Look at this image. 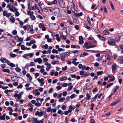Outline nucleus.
Instances as JSON below:
<instances>
[{
  "label": "nucleus",
  "mask_w": 123,
  "mask_h": 123,
  "mask_svg": "<svg viewBox=\"0 0 123 123\" xmlns=\"http://www.w3.org/2000/svg\"><path fill=\"white\" fill-rule=\"evenodd\" d=\"M68 52H65L62 54L60 55L61 59L62 61H64L65 60L66 56L68 54Z\"/></svg>",
  "instance_id": "nucleus-1"
},
{
  "label": "nucleus",
  "mask_w": 123,
  "mask_h": 123,
  "mask_svg": "<svg viewBox=\"0 0 123 123\" xmlns=\"http://www.w3.org/2000/svg\"><path fill=\"white\" fill-rule=\"evenodd\" d=\"M23 94V92H21L19 94H14L13 96L15 98H18V99H19L21 98Z\"/></svg>",
  "instance_id": "nucleus-2"
},
{
  "label": "nucleus",
  "mask_w": 123,
  "mask_h": 123,
  "mask_svg": "<svg viewBox=\"0 0 123 123\" xmlns=\"http://www.w3.org/2000/svg\"><path fill=\"white\" fill-rule=\"evenodd\" d=\"M117 65L116 63H113L112 66V71L113 73H115L116 71Z\"/></svg>",
  "instance_id": "nucleus-3"
},
{
  "label": "nucleus",
  "mask_w": 123,
  "mask_h": 123,
  "mask_svg": "<svg viewBox=\"0 0 123 123\" xmlns=\"http://www.w3.org/2000/svg\"><path fill=\"white\" fill-rule=\"evenodd\" d=\"M62 35H60V37L64 39H66V36H67V31H66L64 32H62Z\"/></svg>",
  "instance_id": "nucleus-4"
},
{
  "label": "nucleus",
  "mask_w": 123,
  "mask_h": 123,
  "mask_svg": "<svg viewBox=\"0 0 123 123\" xmlns=\"http://www.w3.org/2000/svg\"><path fill=\"white\" fill-rule=\"evenodd\" d=\"M44 113V111L39 112L38 111H37L36 112L35 115L36 116H38V117H40L43 116Z\"/></svg>",
  "instance_id": "nucleus-5"
},
{
  "label": "nucleus",
  "mask_w": 123,
  "mask_h": 123,
  "mask_svg": "<svg viewBox=\"0 0 123 123\" xmlns=\"http://www.w3.org/2000/svg\"><path fill=\"white\" fill-rule=\"evenodd\" d=\"M32 121L36 123H43V119L40 120H38L36 118H33Z\"/></svg>",
  "instance_id": "nucleus-6"
},
{
  "label": "nucleus",
  "mask_w": 123,
  "mask_h": 123,
  "mask_svg": "<svg viewBox=\"0 0 123 123\" xmlns=\"http://www.w3.org/2000/svg\"><path fill=\"white\" fill-rule=\"evenodd\" d=\"M5 63H6L8 65L12 67H13L15 66V64L12 63H11V62L8 60H6L5 62Z\"/></svg>",
  "instance_id": "nucleus-7"
},
{
  "label": "nucleus",
  "mask_w": 123,
  "mask_h": 123,
  "mask_svg": "<svg viewBox=\"0 0 123 123\" xmlns=\"http://www.w3.org/2000/svg\"><path fill=\"white\" fill-rule=\"evenodd\" d=\"M121 100V98H119L117 100H116L114 102L112 103L110 105V106H114L119 102Z\"/></svg>",
  "instance_id": "nucleus-8"
},
{
  "label": "nucleus",
  "mask_w": 123,
  "mask_h": 123,
  "mask_svg": "<svg viewBox=\"0 0 123 123\" xmlns=\"http://www.w3.org/2000/svg\"><path fill=\"white\" fill-rule=\"evenodd\" d=\"M117 62L120 64L123 63V57L122 56H119L117 59Z\"/></svg>",
  "instance_id": "nucleus-9"
},
{
  "label": "nucleus",
  "mask_w": 123,
  "mask_h": 123,
  "mask_svg": "<svg viewBox=\"0 0 123 123\" xmlns=\"http://www.w3.org/2000/svg\"><path fill=\"white\" fill-rule=\"evenodd\" d=\"M37 80L38 81V82L40 83V86H42L44 84V80L43 78H41L40 79L39 78L37 79Z\"/></svg>",
  "instance_id": "nucleus-10"
},
{
  "label": "nucleus",
  "mask_w": 123,
  "mask_h": 123,
  "mask_svg": "<svg viewBox=\"0 0 123 123\" xmlns=\"http://www.w3.org/2000/svg\"><path fill=\"white\" fill-rule=\"evenodd\" d=\"M108 43L110 45H114L115 44V42L114 40L111 39L108 42Z\"/></svg>",
  "instance_id": "nucleus-11"
},
{
  "label": "nucleus",
  "mask_w": 123,
  "mask_h": 123,
  "mask_svg": "<svg viewBox=\"0 0 123 123\" xmlns=\"http://www.w3.org/2000/svg\"><path fill=\"white\" fill-rule=\"evenodd\" d=\"M97 37L100 40L103 41H105L106 40V38L101 36L100 34L98 35H97Z\"/></svg>",
  "instance_id": "nucleus-12"
},
{
  "label": "nucleus",
  "mask_w": 123,
  "mask_h": 123,
  "mask_svg": "<svg viewBox=\"0 0 123 123\" xmlns=\"http://www.w3.org/2000/svg\"><path fill=\"white\" fill-rule=\"evenodd\" d=\"M79 43L80 44H83L84 42L83 38V37L81 36H80L79 37Z\"/></svg>",
  "instance_id": "nucleus-13"
},
{
  "label": "nucleus",
  "mask_w": 123,
  "mask_h": 123,
  "mask_svg": "<svg viewBox=\"0 0 123 123\" xmlns=\"http://www.w3.org/2000/svg\"><path fill=\"white\" fill-rule=\"evenodd\" d=\"M6 115V113H4L3 115L0 117V119L5 121V117Z\"/></svg>",
  "instance_id": "nucleus-14"
},
{
  "label": "nucleus",
  "mask_w": 123,
  "mask_h": 123,
  "mask_svg": "<svg viewBox=\"0 0 123 123\" xmlns=\"http://www.w3.org/2000/svg\"><path fill=\"white\" fill-rule=\"evenodd\" d=\"M74 15L77 17L81 16L83 15L82 12H81L79 13H74Z\"/></svg>",
  "instance_id": "nucleus-15"
},
{
  "label": "nucleus",
  "mask_w": 123,
  "mask_h": 123,
  "mask_svg": "<svg viewBox=\"0 0 123 123\" xmlns=\"http://www.w3.org/2000/svg\"><path fill=\"white\" fill-rule=\"evenodd\" d=\"M35 8L38 10H39L41 8V6L38 4H35Z\"/></svg>",
  "instance_id": "nucleus-16"
},
{
  "label": "nucleus",
  "mask_w": 123,
  "mask_h": 123,
  "mask_svg": "<svg viewBox=\"0 0 123 123\" xmlns=\"http://www.w3.org/2000/svg\"><path fill=\"white\" fill-rule=\"evenodd\" d=\"M30 25H28L27 26L25 25L23 26V28L25 30V31L27 29L29 30L30 29Z\"/></svg>",
  "instance_id": "nucleus-17"
},
{
  "label": "nucleus",
  "mask_w": 123,
  "mask_h": 123,
  "mask_svg": "<svg viewBox=\"0 0 123 123\" xmlns=\"http://www.w3.org/2000/svg\"><path fill=\"white\" fill-rule=\"evenodd\" d=\"M34 53H27L26 54V55H27V56H29L30 58H31L33 56Z\"/></svg>",
  "instance_id": "nucleus-18"
},
{
  "label": "nucleus",
  "mask_w": 123,
  "mask_h": 123,
  "mask_svg": "<svg viewBox=\"0 0 123 123\" xmlns=\"http://www.w3.org/2000/svg\"><path fill=\"white\" fill-rule=\"evenodd\" d=\"M54 10L55 11L54 12L55 13H59L60 11V9L59 8L57 7L55 8Z\"/></svg>",
  "instance_id": "nucleus-19"
},
{
  "label": "nucleus",
  "mask_w": 123,
  "mask_h": 123,
  "mask_svg": "<svg viewBox=\"0 0 123 123\" xmlns=\"http://www.w3.org/2000/svg\"><path fill=\"white\" fill-rule=\"evenodd\" d=\"M10 20L12 23H14L15 20V19L13 16H11L10 18Z\"/></svg>",
  "instance_id": "nucleus-20"
},
{
  "label": "nucleus",
  "mask_w": 123,
  "mask_h": 123,
  "mask_svg": "<svg viewBox=\"0 0 123 123\" xmlns=\"http://www.w3.org/2000/svg\"><path fill=\"white\" fill-rule=\"evenodd\" d=\"M103 33L105 35H108L109 34V32L107 29H106L103 32Z\"/></svg>",
  "instance_id": "nucleus-21"
},
{
  "label": "nucleus",
  "mask_w": 123,
  "mask_h": 123,
  "mask_svg": "<svg viewBox=\"0 0 123 123\" xmlns=\"http://www.w3.org/2000/svg\"><path fill=\"white\" fill-rule=\"evenodd\" d=\"M90 74V73L89 72H86L85 74H84L82 75L81 76L82 77H85L89 75Z\"/></svg>",
  "instance_id": "nucleus-22"
},
{
  "label": "nucleus",
  "mask_w": 123,
  "mask_h": 123,
  "mask_svg": "<svg viewBox=\"0 0 123 123\" xmlns=\"http://www.w3.org/2000/svg\"><path fill=\"white\" fill-rule=\"evenodd\" d=\"M34 12L33 11H28L27 12V14L29 15L30 16L33 15Z\"/></svg>",
  "instance_id": "nucleus-23"
},
{
  "label": "nucleus",
  "mask_w": 123,
  "mask_h": 123,
  "mask_svg": "<svg viewBox=\"0 0 123 123\" xmlns=\"http://www.w3.org/2000/svg\"><path fill=\"white\" fill-rule=\"evenodd\" d=\"M67 79L66 77L63 76L60 79V81H63L65 80H66Z\"/></svg>",
  "instance_id": "nucleus-24"
},
{
  "label": "nucleus",
  "mask_w": 123,
  "mask_h": 123,
  "mask_svg": "<svg viewBox=\"0 0 123 123\" xmlns=\"http://www.w3.org/2000/svg\"><path fill=\"white\" fill-rule=\"evenodd\" d=\"M6 58L3 57H2L0 59V61L3 63H4V61H6Z\"/></svg>",
  "instance_id": "nucleus-25"
},
{
  "label": "nucleus",
  "mask_w": 123,
  "mask_h": 123,
  "mask_svg": "<svg viewBox=\"0 0 123 123\" xmlns=\"http://www.w3.org/2000/svg\"><path fill=\"white\" fill-rule=\"evenodd\" d=\"M2 71L4 72H6L7 73H9L10 72V71L9 69L7 68L5 69H3Z\"/></svg>",
  "instance_id": "nucleus-26"
},
{
  "label": "nucleus",
  "mask_w": 123,
  "mask_h": 123,
  "mask_svg": "<svg viewBox=\"0 0 123 123\" xmlns=\"http://www.w3.org/2000/svg\"><path fill=\"white\" fill-rule=\"evenodd\" d=\"M51 63L53 65H55V64H57L59 63V62L58 61H54L53 62H51Z\"/></svg>",
  "instance_id": "nucleus-27"
},
{
  "label": "nucleus",
  "mask_w": 123,
  "mask_h": 123,
  "mask_svg": "<svg viewBox=\"0 0 123 123\" xmlns=\"http://www.w3.org/2000/svg\"><path fill=\"white\" fill-rule=\"evenodd\" d=\"M101 58H101L102 59H103L105 60H104L102 62H105V63H106V56H103Z\"/></svg>",
  "instance_id": "nucleus-28"
},
{
  "label": "nucleus",
  "mask_w": 123,
  "mask_h": 123,
  "mask_svg": "<svg viewBox=\"0 0 123 123\" xmlns=\"http://www.w3.org/2000/svg\"><path fill=\"white\" fill-rule=\"evenodd\" d=\"M71 10L74 13H75V6L74 4L73 6L71 8Z\"/></svg>",
  "instance_id": "nucleus-29"
},
{
  "label": "nucleus",
  "mask_w": 123,
  "mask_h": 123,
  "mask_svg": "<svg viewBox=\"0 0 123 123\" xmlns=\"http://www.w3.org/2000/svg\"><path fill=\"white\" fill-rule=\"evenodd\" d=\"M65 99V98L64 97H62L59 99V101L60 102H62L64 101Z\"/></svg>",
  "instance_id": "nucleus-30"
},
{
  "label": "nucleus",
  "mask_w": 123,
  "mask_h": 123,
  "mask_svg": "<svg viewBox=\"0 0 123 123\" xmlns=\"http://www.w3.org/2000/svg\"><path fill=\"white\" fill-rule=\"evenodd\" d=\"M17 77L16 76H14L11 77L12 80L13 81H15L17 79Z\"/></svg>",
  "instance_id": "nucleus-31"
},
{
  "label": "nucleus",
  "mask_w": 123,
  "mask_h": 123,
  "mask_svg": "<svg viewBox=\"0 0 123 123\" xmlns=\"http://www.w3.org/2000/svg\"><path fill=\"white\" fill-rule=\"evenodd\" d=\"M52 52L53 53H55L56 54H58V50L55 49H53L52 50Z\"/></svg>",
  "instance_id": "nucleus-32"
},
{
  "label": "nucleus",
  "mask_w": 123,
  "mask_h": 123,
  "mask_svg": "<svg viewBox=\"0 0 123 123\" xmlns=\"http://www.w3.org/2000/svg\"><path fill=\"white\" fill-rule=\"evenodd\" d=\"M52 25H55V26L56 27L55 28H54V29L55 30H57L58 29V26L57 24H56L55 23H54L52 24Z\"/></svg>",
  "instance_id": "nucleus-33"
},
{
  "label": "nucleus",
  "mask_w": 123,
  "mask_h": 123,
  "mask_svg": "<svg viewBox=\"0 0 123 123\" xmlns=\"http://www.w3.org/2000/svg\"><path fill=\"white\" fill-rule=\"evenodd\" d=\"M75 108H76V107H75V106H72L71 105H70V106H69V109H70L72 110H73L74 109H75Z\"/></svg>",
  "instance_id": "nucleus-34"
},
{
  "label": "nucleus",
  "mask_w": 123,
  "mask_h": 123,
  "mask_svg": "<svg viewBox=\"0 0 123 123\" xmlns=\"http://www.w3.org/2000/svg\"><path fill=\"white\" fill-rule=\"evenodd\" d=\"M77 96V95H76L75 94H73L71 96L70 98L71 99H73L74 98L76 97Z\"/></svg>",
  "instance_id": "nucleus-35"
},
{
  "label": "nucleus",
  "mask_w": 123,
  "mask_h": 123,
  "mask_svg": "<svg viewBox=\"0 0 123 123\" xmlns=\"http://www.w3.org/2000/svg\"><path fill=\"white\" fill-rule=\"evenodd\" d=\"M86 96L87 97L86 99L87 100H89L91 98V96L89 95L88 93H87L86 94Z\"/></svg>",
  "instance_id": "nucleus-36"
},
{
  "label": "nucleus",
  "mask_w": 123,
  "mask_h": 123,
  "mask_svg": "<svg viewBox=\"0 0 123 123\" xmlns=\"http://www.w3.org/2000/svg\"><path fill=\"white\" fill-rule=\"evenodd\" d=\"M5 39V37H2L0 38V42H2L4 41Z\"/></svg>",
  "instance_id": "nucleus-37"
},
{
  "label": "nucleus",
  "mask_w": 123,
  "mask_h": 123,
  "mask_svg": "<svg viewBox=\"0 0 123 123\" xmlns=\"http://www.w3.org/2000/svg\"><path fill=\"white\" fill-rule=\"evenodd\" d=\"M109 3L112 9L113 10H114L115 9V8H114L113 5L112 3V2L111 1H110Z\"/></svg>",
  "instance_id": "nucleus-38"
},
{
  "label": "nucleus",
  "mask_w": 123,
  "mask_h": 123,
  "mask_svg": "<svg viewBox=\"0 0 123 123\" xmlns=\"http://www.w3.org/2000/svg\"><path fill=\"white\" fill-rule=\"evenodd\" d=\"M58 1H59V3H62V4L63 6H64L65 5V3L63 1V0H58Z\"/></svg>",
  "instance_id": "nucleus-39"
},
{
  "label": "nucleus",
  "mask_w": 123,
  "mask_h": 123,
  "mask_svg": "<svg viewBox=\"0 0 123 123\" xmlns=\"http://www.w3.org/2000/svg\"><path fill=\"white\" fill-rule=\"evenodd\" d=\"M74 92H75L76 93L78 94L79 93V90H77L75 88H74Z\"/></svg>",
  "instance_id": "nucleus-40"
},
{
  "label": "nucleus",
  "mask_w": 123,
  "mask_h": 123,
  "mask_svg": "<svg viewBox=\"0 0 123 123\" xmlns=\"http://www.w3.org/2000/svg\"><path fill=\"white\" fill-rule=\"evenodd\" d=\"M15 70L18 72H20L21 70V69L20 68L18 67L16 68H15Z\"/></svg>",
  "instance_id": "nucleus-41"
},
{
  "label": "nucleus",
  "mask_w": 123,
  "mask_h": 123,
  "mask_svg": "<svg viewBox=\"0 0 123 123\" xmlns=\"http://www.w3.org/2000/svg\"><path fill=\"white\" fill-rule=\"evenodd\" d=\"M48 47V45L47 44H46L45 45H43L42 47V48H44L45 49H47Z\"/></svg>",
  "instance_id": "nucleus-42"
},
{
  "label": "nucleus",
  "mask_w": 123,
  "mask_h": 123,
  "mask_svg": "<svg viewBox=\"0 0 123 123\" xmlns=\"http://www.w3.org/2000/svg\"><path fill=\"white\" fill-rule=\"evenodd\" d=\"M121 38V37L120 36H117L115 38V40L116 41H119Z\"/></svg>",
  "instance_id": "nucleus-43"
},
{
  "label": "nucleus",
  "mask_w": 123,
  "mask_h": 123,
  "mask_svg": "<svg viewBox=\"0 0 123 123\" xmlns=\"http://www.w3.org/2000/svg\"><path fill=\"white\" fill-rule=\"evenodd\" d=\"M38 62L39 63H41L42 62V59L40 58H37Z\"/></svg>",
  "instance_id": "nucleus-44"
},
{
  "label": "nucleus",
  "mask_w": 123,
  "mask_h": 123,
  "mask_svg": "<svg viewBox=\"0 0 123 123\" xmlns=\"http://www.w3.org/2000/svg\"><path fill=\"white\" fill-rule=\"evenodd\" d=\"M30 18L32 19V20H35L36 19V18L35 16L33 15L30 16Z\"/></svg>",
  "instance_id": "nucleus-45"
},
{
  "label": "nucleus",
  "mask_w": 123,
  "mask_h": 123,
  "mask_svg": "<svg viewBox=\"0 0 123 123\" xmlns=\"http://www.w3.org/2000/svg\"><path fill=\"white\" fill-rule=\"evenodd\" d=\"M103 71H98L97 73V74L98 75H99L102 74L103 73Z\"/></svg>",
  "instance_id": "nucleus-46"
},
{
  "label": "nucleus",
  "mask_w": 123,
  "mask_h": 123,
  "mask_svg": "<svg viewBox=\"0 0 123 123\" xmlns=\"http://www.w3.org/2000/svg\"><path fill=\"white\" fill-rule=\"evenodd\" d=\"M28 33L31 34H33L34 33L33 29H31L29 31Z\"/></svg>",
  "instance_id": "nucleus-47"
},
{
  "label": "nucleus",
  "mask_w": 123,
  "mask_h": 123,
  "mask_svg": "<svg viewBox=\"0 0 123 123\" xmlns=\"http://www.w3.org/2000/svg\"><path fill=\"white\" fill-rule=\"evenodd\" d=\"M25 48L24 45H21V49L23 50H26Z\"/></svg>",
  "instance_id": "nucleus-48"
},
{
  "label": "nucleus",
  "mask_w": 123,
  "mask_h": 123,
  "mask_svg": "<svg viewBox=\"0 0 123 123\" xmlns=\"http://www.w3.org/2000/svg\"><path fill=\"white\" fill-rule=\"evenodd\" d=\"M119 89V86H116L114 88V92H115L117 91V90L118 89Z\"/></svg>",
  "instance_id": "nucleus-49"
},
{
  "label": "nucleus",
  "mask_w": 123,
  "mask_h": 123,
  "mask_svg": "<svg viewBox=\"0 0 123 123\" xmlns=\"http://www.w3.org/2000/svg\"><path fill=\"white\" fill-rule=\"evenodd\" d=\"M65 50L64 49H63L62 48H59L58 49V51L61 52V51H64Z\"/></svg>",
  "instance_id": "nucleus-50"
},
{
  "label": "nucleus",
  "mask_w": 123,
  "mask_h": 123,
  "mask_svg": "<svg viewBox=\"0 0 123 123\" xmlns=\"http://www.w3.org/2000/svg\"><path fill=\"white\" fill-rule=\"evenodd\" d=\"M97 45H91L90 46H88L89 49L90 48H91L95 47L97 46Z\"/></svg>",
  "instance_id": "nucleus-51"
},
{
  "label": "nucleus",
  "mask_w": 123,
  "mask_h": 123,
  "mask_svg": "<svg viewBox=\"0 0 123 123\" xmlns=\"http://www.w3.org/2000/svg\"><path fill=\"white\" fill-rule=\"evenodd\" d=\"M35 105L36 106L39 107L41 106V104L40 103L37 102L35 103Z\"/></svg>",
  "instance_id": "nucleus-52"
},
{
  "label": "nucleus",
  "mask_w": 123,
  "mask_h": 123,
  "mask_svg": "<svg viewBox=\"0 0 123 123\" xmlns=\"http://www.w3.org/2000/svg\"><path fill=\"white\" fill-rule=\"evenodd\" d=\"M107 60H110L111 59V56L109 55H107Z\"/></svg>",
  "instance_id": "nucleus-53"
},
{
  "label": "nucleus",
  "mask_w": 123,
  "mask_h": 123,
  "mask_svg": "<svg viewBox=\"0 0 123 123\" xmlns=\"http://www.w3.org/2000/svg\"><path fill=\"white\" fill-rule=\"evenodd\" d=\"M12 34L14 35H16L17 34V31L16 30H13L12 32Z\"/></svg>",
  "instance_id": "nucleus-54"
},
{
  "label": "nucleus",
  "mask_w": 123,
  "mask_h": 123,
  "mask_svg": "<svg viewBox=\"0 0 123 123\" xmlns=\"http://www.w3.org/2000/svg\"><path fill=\"white\" fill-rule=\"evenodd\" d=\"M62 94L63 96H66L67 94V92L66 91H64L63 92H62Z\"/></svg>",
  "instance_id": "nucleus-55"
},
{
  "label": "nucleus",
  "mask_w": 123,
  "mask_h": 123,
  "mask_svg": "<svg viewBox=\"0 0 123 123\" xmlns=\"http://www.w3.org/2000/svg\"><path fill=\"white\" fill-rule=\"evenodd\" d=\"M110 112H109L103 115V116L105 117H106L107 116H109L110 115Z\"/></svg>",
  "instance_id": "nucleus-56"
},
{
  "label": "nucleus",
  "mask_w": 123,
  "mask_h": 123,
  "mask_svg": "<svg viewBox=\"0 0 123 123\" xmlns=\"http://www.w3.org/2000/svg\"><path fill=\"white\" fill-rule=\"evenodd\" d=\"M113 84V83H111L108 84L107 85L106 87L107 88H108L109 87H110Z\"/></svg>",
  "instance_id": "nucleus-57"
},
{
  "label": "nucleus",
  "mask_w": 123,
  "mask_h": 123,
  "mask_svg": "<svg viewBox=\"0 0 123 123\" xmlns=\"http://www.w3.org/2000/svg\"><path fill=\"white\" fill-rule=\"evenodd\" d=\"M39 26L40 28H41L43 27L44 26V25L42 23H40L39 24Z\"/></svg>",
  "instance_id": "nucleus-58"
},
{
  "label": "nucleus",
  "mask_w": 123,
  "mask_h": 123,
  "mask_svg": "<svg viewBox=\"0 0 123 123\" xmlns=\"http://www.w3.org/2000/svg\"><path fill=\"white\" fill-rule=\"evenodd\" d=\"M1 86H0V88H2V89H3L5 90L7 88H8V86H2V85H1Z\"/></svg>",
  "instance_id": "nucleus-59"
},
{
  "label": "nucleus",
  "mask_w": 123,
  "mask_h": 123,
  "mask_svg": "<svg viewBox=\"0 0 123 123\" xmlns=\"http://www.w3.org/2000/svg\"><path fill=\"white\" fill-rule=\"evenodd\" d=\"M115 80V77L114 76H113V78L112 79H110L109 80L108 82H111V81H113L114 80Z\"/></svg>",
  "instance_id": "nucleus-60"
},
{
  "label": "nucleus",
  "mask_w": 123,
  "mask_h": 123,
  "mask_svg": "<svg viewBox=\"0 0 123 123\" xmlns=\"http://www.w3.org/2000/svg\"><path fill=\"white\" fill-rule=\"evenodd\" d=\"M98 90L97 87L95 88L93 90L92 92L93 93L95 92L98 91Z\"/></svg>",
  "instance_id": "nucleus-61"
},
{
  "label": "nucleus",
  "mask_w": 123,
  "mask_h": 123,
  "mask_svg": "<svg viewBox=\"0 0 123 123\" xmlns=\"http://www.w3.org/2000/svg\"><path fill=\"white\" fill-rule=\"evenodd\" d=\"M73 86H69L68 87V91H70L73 88Z\"/></svg>",
  "instance_id": "nucleus-62"
},
{
  "label": "nucleus",
  "mask_w": 123,
  "mask_h": 123,
  "mask_svg": "<svg viewBox=\"0 0 123 123\" xmlns=\"http://www.w3.org/2000/svg\"><path fill=\"white\" fill-rule=\"evenodd\" d=\"M18 42H22L23 41V38H22L21 37H19L18 39Z\"/></svg>",
  "instance_id": "nucleus-63"
},
{
  "label": "nucleus",
  "mask_w": 123,
  "mask_h": 123,
  "mask_svg": "<svg viewBox=\"0 0 123 123\" xmlns=\"http://www.w3.org/2000/svg\"><path fill=\"white\" fill-rule=\"evenodd\" d=\"M23 87V86L22 84H20L17 87L18 89H20L22 88Z\"/></svg>",
  "instance_id": "nucleus-64"
}]
</instances>
